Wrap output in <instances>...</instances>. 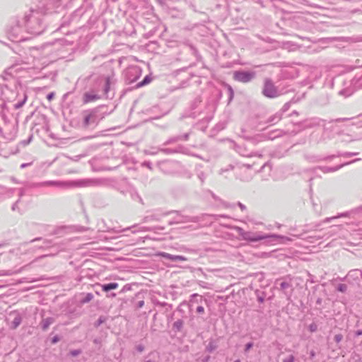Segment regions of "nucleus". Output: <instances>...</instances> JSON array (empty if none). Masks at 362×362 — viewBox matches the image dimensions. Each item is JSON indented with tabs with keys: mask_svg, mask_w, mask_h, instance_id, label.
Returning <instances> with one entry per match:
<instances>
[{
	"mask_svg": "<svg viewBox=\"0 0 362 362\" xmlns=\"http://www.w3.org/2000/svg\"><path fill=\"white\" fill-rule=\"evenodd\" d=\"M173 261H181L185 262L187 261V258L181 256V255H173Z\"/></svg>",
	"mask_w": 362,
	"mask_h": 362,
	"instance_id": "nucleus-8",
	"label": "nucleus"
},
{
	"mask_svg": "<svg viewBox=\"0 0 362 362\" xmlns=\"http://www.w3.org/2000/svg\"><path fill=\"white\" fill-rule=\"evenodd\" d=\"M157 256H160L166 259L173 260V255L166 252H158L156 254Z\"/></svg>",
	"mask_w": 362,
	"mask_h": 362,
	"instance_id": "nucleus-7",
	"label": "nucleus"
},
{
	"mask_svg": "<svg viewBox=\"0 0 362 362\" xmlns=\"http://www.w3.org/2000/svg\"><path fill=\"white\" fill-rule=\"evenodd\" d=\"M252 346V344H247L246 346V349L248 350L249 349H250V347Z\"/></svg>",
	"mask_w": 362,
	"mask_h": 362,
	"instance_id": "nucleus-17",
	"label": "nucleus"
},
{
	"mask_svg": "<svg viewBox=\"0 0 362 362\" xmlns=\"http://www.w3.org/2000/svg\"><path fill=\"white\" fill-rule=\"evenodd\" d=\"M100 98L99 95L93 92L85 93L83 96V103L87 104L91 102H95Z\"/></svg>",
	"mask_w": 362,
	"mask_h": 362,
	"instance_id": "nucleus-4",
	"label": "nucleus"
},
{
	"mask_svg": "<svg viewBox=\"0 0 362 362\" xmlns=\"http://www.w3.org/2000/svg\"><path fill=\"white\" fill-rule=\"evenodd\" d=\"M58 341H59V339H58L57 337H54V338H53V339H52V343H56V342H57Z\"/></svg>",
	"mask_w": 362,
	"mask_h": 362,
	"instance_id": "nucleus-16",
	"label": "nucleus"
},
{
	"mask_svg": "<svg viewBox=\"0 0 362 362\" xmlns=\"http://www.w3.org/2000/svg\"><path fill=\"white\" fill-rule=\"evenodd\" d=\"M263 93L268 98H274L277 96V91L273 83L271 82H266L263 90Z\"/></svg>",
	"mask_w": 362,
	"mask_h": 362,
	"instance_id": "nucleus-3",
	"label": "nucleus"
},
{
	"mask_svg": "<svg viewBox=\"0 0 362 362\" xmlns=\"http://www.w3.org/2000/svg\"><path fill=\"white\" fill-rule=\"evenodd\" d=\"M234 362H240V360H236Z\"/></svg>",
	"mask_w": 362,
	"mask_h": 362,
	"instance_id": "nucleus-20",
	"label": "nucleus"
},
{
	"mask_svg": "<svg viewBox=\"0 0 362 362\" xmlns=\"http://www.w3.org/2000/svg\"><path fill=\"white\" fill-rule=\"evenodd\" d=\"M13 323H14V328L17 327L19 324L21 323V319L20 318H18L16 317L14 321H13Z\"/></svg>",
	"mask_w": 362,
	"mask_h": 362,
	"instance_id": "nucleus-12",
	"label": "nucleus"
},
{
	"mask_svg": "<svg viewBox=\"0 0 362 362\" xmlns=\"http://www.w3.org/2000/svg\"><path fill=\"white\" fill-rule=\"evenodd\" d=\"M52 322L51 320H49V319H47V320H45L43 322H42V328L44 329H46L48 326L49 325V324H51Z\"/></svg>",
	"mask_w": 362,
	"mask_h": 362,
	"instance_id": "nucleus-9",
	"label": "nucleus"
},
{
	"mask_svg": "<svg viewBox=\"0 0 362 362\" xmlns=\"http://www.w3.org/2000/svg\"><path fill=\"white\" fill-rule=\"evenodd\" d=\"M54 97V93H50L47 95V99L49 100V101H51L53 98Z\"/></svg>",
	"mask_w": 362,
	"mask_h": 362,
	"instance_id": "nucleus-13",
	"label": "nucleus"
},
{
	"mask_svg": "<svg viewBox=\"0 0 362 362\" xmlns=\"http://www.w3.org/2000/svg\"><path fill=\"white\" fill-rule=\"evenodd\" d=\"M254 73L249 71H235L233 73V78L241 83H247L254 78Z\"/></svg>",
	"mask_w": 362,
	"mask_h": 362,
	"instance_id": "nucleus-2",
	"label": "nucleus"
},
{
	"mask_svg": "<svg viewBox=\"0 0 362 362\" xmlns=\"http://www.w3.org/2000/svg\"><path fill=\"white\" fill-rule=\"evenodd\" d=\"M102 287L103 292H109L110 290L116 289L118 288V284L110 283L107 284L100 286Z\"/></svg>",
	"mask_w": 362,
	"mask_h": 362,
	"instance_id": "nucleus-5",
	"label": "nucleus"
},
{
	"mask_svg": "<svg viewBox=\"0 0 362 362\" xmlns=\"http://www.w3.org/2000/svg\"><path fill=\"white\" fill-rule=\"evenodd\" d=\"M197 313H203L204 312V308H203V307H202V306H199V307H197Z\"/></svg>",
	"mask_w": 362,
	"mask_h": 362,
	"instance_id": "nucleus-14",
	"label": "nucleus"
},
{
	"mask_svg": "<svg viewBox=\"0 0 362 362\" xmlns=\"http://www.w3.org/2000/svg\"><path fill=\"white\" fill-rule=\"evenodd\" d=\"M238 234L243 240L251 242H257L269 238L268 235L256 234L252 232L245 231L241 228L238 229Z\"/></svg>",
	"mask_w": 362,
	"mask_h": 362,
	"instance_id": "nucleus-1",
	"label": "nucleus"
},
{
	"mask_svg": "<svg viewBox=\"0 0 362 362\" xmlns=\"http://www.w3.org/2000/svg\"><path fill=\"white\" fill-rule=\"evenodd\" d=\"M143 303H144V302H143V301H141V302L139 303V307H141V306L143 305Z\"/></svg>",
	"mask_w": 362,
	"mask_h": 362,
	"instance_id": "nucleus-18",
	"label": "nucleus"
},
{
	"mask_svg": "<svg viewBox=\"0 0 362 362\" xmlns=\"http://www.w3.org/2000/svg\"><path fill=\"white\" fill-rule=\"evenodd\" d=\"M151 81L152 78L149 76H146L140 83H138L137 86L141 87L143 86L150 83Z\"/></svg>",
	"mask_w": 362,
	"mask_h": 362,
	"instance_id": "nucleus-6",
	"label": "nucleus"
},
{
	"mask_svg": "<svg viewBox=\"0 0 362 362\" xmlns=\"http://www.w3.org/2000/svg\"><path fill=\"white\" fill-rule=\"evenodd\" d=\"M259 300L260 302H262V300H262V298H259Z\"/></svg>",
	"mask_w": 362,
	"mask_h": 362,
	"instance_id": "nucleus-19",
	"label": "nucleus"
},
{
	"mask_svg": "<svg viewBox=\"0 0 362 362\" xmlns=\"http://www.w3.org/2000/svg\"><path fill=\"white\" fill-rule=\"evenodd\" d=\"M342 338H343V337H342V335H341V334H336V335L334 336V341H335L336 342L339 343V342H340V341L342 340Z\"/></svg>",
	"mask_w": 362,
	"mask_h": 362,
	"instance_id": "nucleus-10",
	"label": "nucleus"
},
{
	"mask_svg": "<svg viewBox=\"0 0 362 362\" xmlns=\"http://www.w3.org/2000/svg\"><path fill=\"white\" fill-rule=\"evenodd\" d=\"M78 354H79V351H72V352H71V354H72L73 356H76V355H78Z\"/></svg>",
	"mask_w": 362,
	"mask_h": 362,
	"instance_id": "nucleus-15",
	"label": "nucleus"
},
{
	"mask_svg": "<svg viewBox=\"0 0 362 362\" xmlns=\"http://www.w3.org/2000/svg\"><path fill=\"white\" fill-rule=\"evenodd\" d=\"M284 362H294L293 356H292V355L289 356L288 358H286L284 360Z\"/></svg>",
	"mask_w": 362,
	"mask_h": 362,
	"instance_id": "nucleus-11",
	"label": "nucleus"
}]
</instances>
